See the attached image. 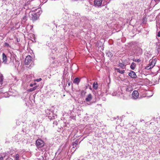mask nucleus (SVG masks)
<instances>
[{
	"instance_id": "9",
	"label": "nucleus",
	"mask_w": 160,
	"mask_h": 160,
	"mask_svg": "<svg viewBox=\"0 0 160 160\" xmlns=\"http://www.w3.org/2000/svg\"><path fill=\"white\" fill-rule=\"evenodd\" d=\"M81 80V78H76L73 81V82L74 84L78 85Z\"/></svg>"
},
{
	"instance_id": "1",
	"label": "nucleus",
	"mask_w": 160,
	"mask_h": 160,
	"mask_svg": "<svg viewBox=\"0 0 160 160\" xmlns=\"http://www.w3.org/2000/svg\"><path fill=\"white\" fill-rule=\"evenodd\" d=\"M156 63V61L155 60H150L149 61V63L145 69H149L152 68L155 66Z\"/></svg>"
},
{
	"instance_id": "16",
	"label": "nucleus",
	"mask_w": 160,
	"mask_h": 160,
	"mask_svg": "<svg viewBox=\"0 0 160 160\" xmlns=\"http://www.w3.org/2000/svg\"><path fill=\"white\" fill-rule=\"evenodd\" d=\"M106 54L108 56L109 58L112 57L113 56L112 53L110 51H108Z\"/></svg>"
},
{
	"instance_id": "31",
	"label": "nucleus",
	"mask_w": 160,
	"mask_h": 160,
	"mask_svg": "<svg viewBox=\"0 0 160 160\" xmlns=\"http://www.w3.org/2000/svg\"><path fill=\"white\" fill-rule=\"evenodd\" d=\"M41 80H42V79L41 78H39V79H37L36 81H37L39 82V81H41Z\"/></svg>"
},
{
	"instance_id": "3",
	"label": "nucleus",
	"mask_w": 160,
	"mask_h": 160,
	"mask_svg": "<svg viewBox=\"0 0 160 160\" xmlns=\"http://www.w3.org/2000/svg\"><path fill=\"white\" fill-rule=\"evenodd\" d=\"M139 96V93L137 90L134 91L132 93V98L133 99H138Z\"/></svg>"
},
{
	"instance_id": "19",
	"label": "nucleus",
	"mask_w": 160,
	"mask_h": 160,
	"mask_svg": "<svg viewBox=\"0 0 160 160\" xmlns=\"http://www.w3.org/2000/svg\"><path fill=\"white\" fill-rule=\"evenodd\" d=\"M3 78L2 76H0V87H1L2 84V81Z\"/></svg>"
},
{
	"instance_id": "36",
	"label": "nucleus",
	"mask_w": 160,
	"mask_h": 160,
	"mask_svg": "<svg viewBox=\"0 0 160 160\" xmlns=\"http://www.w3.org/2000/svg\"><path fill=\"white\" fill-rule=\"evenodd\" d=\"M144 121V120H142L141 121V122L142 121Z\"/></svg>"
},
{
	"instance_id": "8",
	"label": "nucleus",
	"mask_w": 160,
	"mask_h": 160,
	"mask_svg": "<svg viewBox=\"0 0 160 160\" xmlns=\"http://www.w3.org/2000/svg\"><path fill=\"white\" fill-rule=\"evenodd\" d=\"M2 59L3 60L2 63L6 64L8 60L7 57L4 53H3L2 54Z\"/></svg>"
},
{
	"instance_id": "2",
	"label": "nucleus",
	"mask_w": 160,
	"mask_h": 160,
	"mask_svg": "<svg viewBox=\"0 0 160 160\" xmlns=\"http://www.w3.org/2000/svg\"><path fill=\"white\" fill-rule=\"evenodd\" d=\"M36 145L38 148H42L44 146V142L41 139H38L36 141Z\"/></svg>"
},
{
	"instance_id": "27",
	"label": "nucleus",
	"mask_w": 160,
	"mask_h": 160,
	"mask_svg": "<svg viewBox=\"0 0 160 160\" xmlns=\"http://www.w3.org/2000/svg\"><path fill=\"white\" fill-rule=\"evenodd\" d=\"M53 126H57L58 124V122L57 121H54L53 122Z\"/></svg>"
},
{
	"instance_id": "39",
	"label": "nucleus",
	"mask_w": 160,
	"mask_h": 160,
	"mask_svg": "<svg viewBox=\"0 0 160 160\" xmlns=\"http://www.w3.org/2000/svg\"><path fill=\"white\" fill-rule=\"evenodd\" d=\"M157 3V2H156V3H155V5H156V3Z\"/></svg>"
},
{
	"instance_id": "10",
	"label": "nucleus",
	"mask_w": 160,
	"mask_h": 160,
	"mask_svg": "<svg viewBox=\"0 0 160 160\" xmlns=\"http://www.w3.org/2000/svg\"><path fill=\"white\" fill-rule=\"evenodd\" d=\"M126 91V92H130L131 91H132V86H127L125 88Z\"/></svg>"
},
{
	"instance_id": "32",
	"label": "nucleus",
	"mask_w": 160,
	"mask_h": 160,
	"mask_svg": "<svg viewBox=\"0 0 160 160\" xmlns=\"http://www.w3.org/2000/svg\"><path fill=\"white\" fill-rule=\"evenodd\" d=\"M4 157L1 156L0 157V160H3Z\"/></svg>"
},
{
	"instance_id": "12",
	"label": "nucleus",
	"mask_w": 160,
	"mask_h": 160,
	"mask_svg": "<svg viewBox=\"0 0 160 160\" xmlns=\"http://www.w3.org/2000/svg\"><path fill=\"white\" fill-rule=\"evenodd\" d=\"M14 59L15 60V63H14V64L15 65V67L16 68L18 67L19 66V62L18 60H16V58H14Z\"/></svg>"
},
{
	"instance_id": "37",
	"label": "nucleus",
	"mask_w": 160,
	"mask_h": 160,
	"mask_svg": "<svg viewBox=\"0 0 160 160\" xmlns=\"http://www.w3.org/2000/svg\"><path fill=\"white\" fill-rule=\"evenodd\" d=\"M144 121V120H142L141 121V122L142 121Z\"/></svg>"
},
{
	"instance_id": "14",
	"label": "nucleus",
	"mask_w": 160,
	"mask_h": 160,
	"mask_svg": "<svg viewBox=\"0 0 160 160\" xmlns=\"http://www.w3.org/2000/svg\"><path fill=\"white\" fill-rule=\"evenodd\" d=\"M115 70H117V72H118L120 74H123L125 72V70H120V69L119 68H115Z\"/></svg>"
},
{
	"instance_id": "11",
	"label": "nucleus",
	"mask_w": 160,
	"mask_h": 160,
	"mask_svg": "<svg viewBox=\"0 0 160 160\" xmlns=\"http://www.w3.org/2000/svg\"><path fill=\"white\" fill-rule=\"evenodd\" d=\"M92 98V96L91 94H89L86 98L85 100L87 102L90 101Z\"/></svg>"
},
{
	"instance_id": "34",
	"label": "nucleus",
	"mask_w": 160,
	"mask_h": 160,
	"mask_svg": "<svg viewBox=\"0 0 160 160\" xmlns=\"http://www.w3.org/2000/svg\"><path fill=\"white\" fill-rule=\"evenodd\" d=\"M70 85H71V83L70 82H68V86H70Z\"/></svg>"
},
{
	"instance_id": "26",
	"label": "nucleus",
	"mask_w": 160,
	"mask_h": 160,
	"mask_svg": "<svg viewBox=\"0 0 160 160\" xmlns=\"http://www.w3.org/2000/svg\"><path fill=\"white\" fill-rule=\"evenodd\" d=\"M5 92V91H4L2 88H1L0 89V94L4 93Z\"/></svg>"
},
{
	"instance_id": "21",
	"label": "nucleus",
	"mask_w": 160,
	"mask_h": 160,
	"mask_svg": "<svg viewBox=\"0 0 160 160\" xmlns=\"http://www.w3.org/2000/svg\"><path fill=\"white\" fill-rule=\"evenodd\" d=\"M132 60L133 62H139L141 61V60L140 59H136L135 58H133L132 59Z\"/></svg>"
},
{
	"instance_id": "33",
	"label": "nucleus",
	"mask_w": 160,
	"mask_h": 160,
	"mask_svg": "<svg viewBox=\"0 0 160 160\" xmlns=\"http://www.w3.org/2000/svg\"><path fill=\"white\" fill-rule=\"evenodd\" d=\"M157 50H158V51H159V50H160V47H158L157 48Z\"/></svg>"
},
{
	"instance_id": "35",
	"label": "nucleus",
	"mask_w": 160,
	"mask_h": 160,
	"mask_svg": "<svg viewBox=\"0 0 160 160\" xmlns=\"http://www.w3.org/2000/svg\"><path fill=\"white\" fill-rule=\"evenodd\" d=\"M31 87H32L33 86V84H31L30 85Z\"/></svg>"
},
{
	"instance_id": "13",
	"label": "nucleus",
	"mask_w": 160,
	"mask_h": 160,
	"mask_svg": "<svg viewBox=\"0 0 160 160\" xmlns=\"http://www.w3.org/2000/svg\"><path fill=\"white\" fill-rule=\"evenodd\" d=\"M136 64L134 62L132 63L130 68L132 70H134L136 67Z\"/></svg>"
},
{
	"instance_id": "18",
	"label": "nucleus",
	"mask_w": 160,
	"mask_h": 160,
	"mask_svg": "<svg viewBox=\"0 0 160 160\" xmlns=\"http://www.w3.org/2000/svg\"><path fill=\"white\" fill-rule=\"evenodd\" d=\"M48 119L50 120H52L54 119L55 118V116L53 115V114H52V116H48Z\"/></svg>"
},
{
	"instance_id": "6",
	"label": "nucleus",
	"mask_w": 160,
	"mask_h": 160,
	"mask_svg": "<svg viewBox=\"0 0 160 160\" xmlns=\"http://www.w3.org/2000/svg\"><path fill=\"white\" fill-rule=\"evenodd\" d=\"M94 5L95 7H99L102 4V0H94Z\"/></svg>"
},
{
	"instance_id": "24",
	"label": "nucleus",
	"mask_w": 160,
	"mask_h": 160,
	"mask_svg": "<svg viewBox=\"0 0 160 160\" xmlns=\"http://www.w3.org/2000/svg\"><path fill=\"white\" fill-rule=\"evenodd\" d=\"M27 20V17L26 16H24L22 18V21L24 22H25V21Z\"/></svg>"
},
{
	"instance_id": "23",
	"label": "nucleus",
	"mask_w": 160,
	"mask_h": 160,
	"mask_svg": "<svg viewBox=\"0 0 160 160\" xmlns=\"http://www.w3.org/2000/svg\"><path fill=\"white\" fill-rule=\"evenodd\" d=\"M19 155L18 154H17L15 155V160H19Z\"/></svg>"
},
{
	"instance_id": "15",
	"label": "nucleus",
	"mask_w": 160,
	"mask_h": 160,
	"mask_svg": "<svg viewBox=\"0 0 160 160\" xmlns=\"http://www.w3.org/2000/svg\"><path fill=\"white\" fill-rule=\"evenodd\" d=\"M93 88L96 90L98 89V83L97 82H94L93 83Z\"/></svg>"
},
{
	"instance_id": "30",
	"label": "nucleus",
	"mask_w": 160,
	"mask_h": 160,
	"mask_svg": "<svg viewBox=\"0 0 160 160\" xmlns=\"http://www.w3.org/2000/svg\"><path fill=\"white\" fill-rule=\"evenodd\" d=\"M157 36L158 37H160V32H159L157 34Z\"/></svg>"
},
{
	"instance_id": "5",
	"label": "nucleus",
	"mask_w": 160,
	"mask_h": 160,
	"mask_svg": "<svg viewBox=\"0 0 160 160\" xmlns=\"http://www.w3.org/2000/svg\"><path fill=\"white\" fill-rule=\"evenodd\" d=\"M31 15L32 16V19L33 21H35L39 17V14H37L35 12H31Z\"/></svg>"
},
{
	"instance_id": "20",
	"label": "nucleus",
	"mask_w": 160,
	"mask_h": 160,
	"mask_svg": "<svg viewBox=\"0 0 160 160\" xmlns=\"http://www.w3.org/2000/svg\"><path fill=\"white\" fill-rule=\"evenodd\" d=\"M78 143V142L77 141H75L74 142H73L72 145L74 147H76Z\"/></svg>"
},
{
	"instance_id": "40",
	"label": "nucleus",
	"mask_w": 160,
	"mask_h": 160,
	"mask_svg": "<svg viewBox=\"0 0 160 160\" xmlns=\"http://www.w3.org/2000/svg\"><path fill=\"white\" fill-rule=\"evenodd\" d=\"M152 123V122L150 123V124H151Z\"/></svg>"
},
{
	"instance_id": "7",
	"label": "nucleus",
	"mask_w": 160,
	"mask_h": 160,
	"mask_svg": "<svg viewBox=\"0 0 160 160\" xmlns=\"http://www.w3.org/2000/svg\"><path fill=\"white\" fill-rule=\"evenodd\" d=\"M129 76L132 78H136L137 77V76L135 73L133 71H131L128 74Z\"/></svg>"
},
{
	"instance_id": "17",
	"label": "nucleus",
	"mask_w": 160,
	"mask_h": 160,
	"mask_svg": "<svg viewBox=\"0 0 160 160\" xmlns=\"http://www.w3.org/2000/svg\"><path fill=\"white\" fill-rule=\"evenodd\" d=\"M37 86H35L33 87L32 88H31L28 90V92H32L34 91L35 89H36L37 88Z\"/></svg>"
},
{
	"instance_id": "29",
	"label": "nucleus",
	"mask_w": 160,
	"mask_h": 160,
	"mask_svg": "<svg viewBox=\"0 0 160 160\" xmlns=\"http://www.w3.org/2000/svg\"><path fill=\"white\" fill-rule=\"evenodd\" d=\"M157 1H158V0H152L151 1V2L152 3H154V2H156Z\"/></svg>"
},
{
	"instance_id": "28",
	"label": "nucleus",
	"mask_w": 160,
	"mask_h": 160,
	"mask_svg": "<svg viewBox=\"0 0 160 160\" xmlns=\"http://www.w3.org/2000/svg\"><path fill=\"white\" fill-rule=\"evenodd\" d=\"M4 46H7V47H10L9 45V44L7 42H5V43H4Z\"/></svg>"
},
{
	"instance_id": "4",
	"label": "nucleus",
	"mask_w": 160,
	"mask_h": 160,
	"mask_svg": "<svg viewBox=\"0 0 160 160\" xmlns=\"http://www.w3.org/2000/svg\"><path fill=\"white\" fill-rule=\"evenodd\" d=\"M32 61V57L28 55L26 57L25 60V64L26 65H28Z\"/></svg>"
},
{
	"instance_id": "22",
	"label": "nucleus",
	"mask_w": 160,
	"mask_h": 160,
	"mask_svg": "<svg viewBox=\"0 0 160 160\" xmlns=\"http://www.w3.org/2000/svg\"><path fill=\"white\" fill-rule=\"evenodd\" d=\"M86 93V92L84 90H82L81 92V95L82 96H84Z\"/></svg>"
},
{
	"instance_id": "38",
	"label": "nucleus",
	"mask_w": 160,
	"mask_h": 160,
	"mask_svg": "<svg viewBox=\"0 0 160 160\" xmlns=\"http://www.w3.org/2000/svg\"><path fill=\"white\" fill-rule=\"evenodd\" d=\"M144 121V120H142L141 121V122L142 121Z\"/></svg>"
},
{
	"instance_id": "25",
	"label": "nucleus",
	"mask_w": 160,
	"mask_h": 160,
	"mask_svg": "<svg viewBox=\"0 0 160 160\" xmlns=\"http://www.w3.org/2000/svg\"><path fill=\"white\" fill-rule=\"evenodd\" d=\"M119 66L122 69H123L124 67H125L124 65L122 63H120Z\"/></svg>"
}]
</instances>
